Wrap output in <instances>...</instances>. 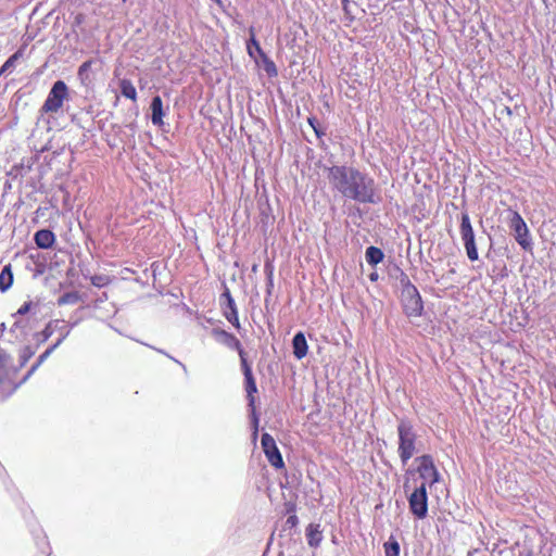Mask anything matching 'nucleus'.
Listing matches in <instances>:
<instances>
[{
  "label": "nucleus",
  "instance_id": "4",
  "mask_svg": "<svg viewBox=\"0 0 556 556\" xmlns=\"http://www.w3.org/2000/svg\"><path fill=\"white\" fill-rule=\"evenodd\" d=\"M68 98V87L63 80H56L50 89L40 112L42 114L58 113Z\"/></svg>",
  "mask_w": 556,
  "mask_h": 556
},
{
  "label": "nucleus",
  "instance_id": "15",
  "mask_svg": "<svg viewBox=\"0 0 556 556\" xmlns=\"http://www.w3.org/2000/svg\"><path fill=\"white\" fill-rule=\"evenodd\" d=\"M293 355L296 359H302L307 355L308 345L303 332H298L292 339Z\"/></svg>",
  "mask_w": 556,
  "mask_h": 556
},
{
  "label": "nucleus",
  "instance_id": "30",
  "mask_svg": "<svg viewBox=\"0 0 556 556\" xmlns=\"http://www.w3.org/2000/svg\"><path fill=\"white\" fill-rule=\"evenodd\" d=\"M266 456L271 466L278 469L283 468L282 454H266Z\"/></svg>",
  "mask_w": 556,
  "mask_h": 556
},
{
  "label": "nucleus",
  "instance_id": "5",
  "mask_svg": "<svg viewBox=\"0 0 556 556\" xmlns=\"http://www.w3.org/2000/svg\"><path fill=\"white\" fill-rule=\"evenodd\" d=\"M459 232L468 258L475 262L479 258V253L476 244L475 231L470 222V217L467 212L462 214Z\"/></svg>",
  "mask_w": 556,
  "mask_h": 556
},
{
  "label": "nucleus",
  "instance_id": "37",
  "mask_svg": "<svg viewBox=\"0 0 556 556\" xmlns=\"http://www.w3.org/2000/svg\"><path fill=\"white\" fill-rule=\"evenodd\" d=\"M369 279H370L371 281H376V280L378 279V274H377V273H372V274H370V275H369Z\"/></svg>",
  "mask_w": 556,
  "mask_h": 556
},
{
  "label": "nucleus",
  "instance_id": "39",
  "mask_svg": "<svg viewBox=\"0 0 556 556\" xmlns=\"http://www.w3.org/2000/svg\"><path fill=\"white\" fill-rule=\"evenodd\" d=\"M213 2L217 3V4H222V0H212Z\"/></svg>",
  "mask_w": 556,
  "mask_h": 556
},
{
  "label": "nucleus",
  "instance_id": "32",
  "mask_svg": "<svg viewBox=\"0 0 556 556\" xmlns=\"http://www.w3.org/2000/svg\"><path fill=\"white\" fill-rule=\"evenodd\" d=\"M307 122L314 129L317 137H321L323 135H325V132L320 129V124L316 117H308Z\"/></svg>",
  "mask_w": 556,
  "mask_h": 556
},
{
  "label": "nucleus",
  "instance_id": "10",
  "mask_svg": "<svg viewBox=\"0 0 556 556\" xmlns=\"http://www.w3.org/2000/svg\"><path fill=\"white\" fill-rule=\"evenodd\" d=\"M213 334L216 338V340H218L223 344L227 345L230 349L238 351V354L240 356V362H242L243 358H247V353L243 350L241 342L235 334H232L224 329H214Z\"/></svg>",
  "mask_w": 556,
  "mask_h": 556
},
{
  "label": "nucleus",
  "instance_id": "25",
  "mask_svg": "<svg viewBox=\"0 0 556 556\" xmlns=\"http://www.w3.org/2000/svg\"><path fill=\"white\" fill-rule=\"evenodd\" d=\"M113 281V278L110 277L109 275H104V274H100V275H93L91 278H90V282L92 286L97 287V288H103V287H106L109 286L110 283H112Z\"/></svg>",
  "mask_w": 556,
  "mask_h": 556
},
{
  "label": "nucleus",
  "instance_id": "28",
  "mask_svg": "<svg viewBox=\"0 0 556 556\" xmlns=\"http://www.w3.org/2000/svg\"><path fill=\"white\" fill-rule=\"evenodd\" d=\"M79 294L77 292H66L61 295L58 300L60 306L67 304H76L79 301Z\"/></svg>",
  "mask_w": 556,
  "mask_h": 556
},
{
  "label": "nucleus",
  "instance_id": "22",
  "mask_svg": "<svg viewBox=\"0 0 556 556\" xmlns=\"http://www.w3.org/2000/svg\"><path fill=\"white\" fill-rule=\"evenodd\" d=\"M25 49H26V45H23L22 47H20L17 49L16 52H14L4 63L3 65L1 66L0 68V76H2L3 74H5L8 71H10L12 67H14L15 65V62L17 60H20L21 58L24 56V53H25Z\"/></svg>",
  "mask_w": 556,
  "mask_h": 556
},
{
  "label": "nucleus",
  "instance_id": "21",
  "mask_svg": "<svg viewBox=\"0 0 556 556\" xmlns=\"http://www.w3.org/2000/svg\"><path fill=\"white\" fill-rule=\"evenodd\" d=\"M365 257L369 265L376 266L383 261L384 254L381 249L371 245L366 249Z\"/></svg>",
  "mask_w": 556,
  "mask_h": 556
},
{
  "label": "nucleus",
  "instance_id": "1",
  "mask_svg": "<svg viewBox=\"0 0 556 556\" xmlns=\"http://www.w3.org/2000/svg\"><path fill=\"white\" fill-rule=\"evenodd\" d=\"M330 185L342 195L361 203H376L375 180L352 166L328 168Z\"/></svg>",
  "mask_w": 556,
  "mask_h": 556
},
{
  "label": "nucleus",
  "instance_id": "35",
  "mask_svg": "<svg viewBox=\"0 0 556 556\" xmlns=\"http://www.w3.org/2000/svg\"><path fill=\"white\" fill-rule=\"evenodd\" d=\"M53 334V328L51 323H49L45 329L41 331L42 340H48Z\"/></svg>",
  "mask_w": 556,
  "mask_h": 556
},
{
  "label": "nucleus",
  "instance_id": "18",
  "mask_svg": "<svg viewBox=\"0 0 556 556\" xmlns=\"http://www.w3.org/2000/svg\"><path fill=\"white\" fill-rule=\"evenodd\" d=\"M306 538L309 546H319L323 540V531L320 530V525L309 523L306 528Z\"/></svg>",
  "mask_w": 556,
  "mask_h": 556
},
{
  "label": "nucleus",
  "instance_id": "17",
  "mask_svg": "<svg viewBox=\"0 0 556 556\" xmlns=\"http://www.w3.org/2000/svg\"><path fill=\"white\" fill-rule=\"evenodd\" d=\"M421 476L424 478H430L431 483H434L439 480V473L433 465V462L429 455L422 456L421 462Z\"/></svg>",
  "mask_w": 556,
  "mask_h": 556
},
{
  "label": "nucleus",
  "instance_id": "19",
  "mask_svg": "<svg viewBox=\"0 0 556 556\" xmlns=\"http://www.w3.org/2000/svg\"><path fill=\"white\" fill-rule=\"evenodd\" d=\"M14 277L11 264L5 265L0 273V291L7 292L13 285Z\"/></svg>",
  "mask_w": 556,
  "mask_h": 556
},
{
  "label": "nucleus",
  "instance_id": "6",
  "mask_svg": "<svg viewBox=\"0 0 556 556\" xmlns=\"http://www.w3.org/2000/svg\"><path fill=\"white\" fill-rule=\"evenodd\" d=\"M509 228L514 231L515 239L519 245L523 250H530L531 241L529 238V229L526 222L517 211L511 212Z\"/></svg>",
  "mask_w": 556,
  "mask_h": 556
},
{
  "label": "nucleus",
  "instance_id": "12",
  "mask_svg": "<svg viewBox=\"0 0 556 556\" xmlns=\"http://www.w3.org/2000/svg\"><path fill=\"white\" fill-rule=\"evenodd\" d=\"M34 241L39 249H50L55 242V235L49 229H40L35 232Z\"/></svg>",
  "mask_w": 556,
  "mask_h": 556
},
{
  "label": "nucleus",
  "instance_id": "11",
  "mask_svg": "<svg viewBox=\"0 0 556 556\" xmlns=\"http://www.w3.org/2000/svg\"><path fill=\"white\" fill-rule=\"evenodd\" d=\"M222 298L226 300V309L224 311L225 318L236 329H240L237 305L228 288L225 289L224 293L222 294Z\"/></svg>",
  "mask_w": 556,
  "mask_h": 556
},
{
  "label": "nucleus",
  "instance_id": "3",
  "mask_svg": "<svg viewBox=\"0 0 556 556\" xmlns=\"http://www.w3.org/2000/svg\"><path fill=\"white\" fill-rule=\"evenodd\" d=\"M401 301L407 316H420L424 311V303L420 293L415 285L408 279L403 282Z\"/></svg>",
  "mask_w": 556,
  "mask_h": 556
},
{
  "label": "nucleus",
  "instance_id": "9",
  "mask_svg": "<svg viewBox=\"0 0 556 556\" xmlns=\"http://www.w3.org/2000/svg\"><path fill=\"white\" fill-rule=\"evenodd\" d=\"M241 364V369L244 376V388L247 392V397L249 400V405L254 407L255 403V393H257V387L255 379L253 377L252 368L248 363L247 358H243Z\"/></svg>",
  "mask_w": 556,
  "mask_h": 556
},
{
  "label": "nucleus",
  "instance_id": "7",
  "mask_svg": "<svg viewBox=\"0 0 556 556\" xmlns=\"http://www.w3.org/2000/svg\"><path fill=\"white\" fill-rule=\"evenodd\" d=\"M409 509L418 519L426 518L428 514V497L426 484L421 485L410 494L408 498Z\"/></svg>",
  "mask_w": 556,
  "mask_h": 556
},
{
  "label": "nucleus",
  "instance_id": "8",
  "mask_svg": "<svg viewBox=\"0 0 556 556\" xmlns=\"http://www.w3.org/2000/svg\"><path fill=\"white\" fill-rule=\"evenodd\" d=\"M399 438H400V452H413L415 450V440L416 435L413 431V427L406 422L401 421L399 427Z\"/></svg>",
  "mask_w": 556,
  "mask_h": 556
},
{
  "label": "nucleus",
  "instance_id": "38",
  "mask_svg": "<svg viewBox=\"0 0 556 556\" xmlns=\"http://www.w3.org/2000/svg\"><path fill=\"white\" fill-rule=\"evenodd\" d=\"M342 4H343V8H346L348 3H349V0H341Z\"/></svg>",
  "mask_w": 556,
  "mask_h": 556
},
{
  "label": "nucleus",
  "instance_id": "36",
  "mask_svg": "<svg viewBox=\"0 0 556 556\" xmlns=\"http://www.w3.org/2000/svg\"><path fill=\"white\" fill-rule=\"evenodd\" d=\"M401 456H402V460L406 462L407 459H409L413 456V454H401Z\"/></svg>",
  "mask_w": 556,
  "mask_h": 556
},
{
  "label": "nucleus",
  "instance_id": "23",
  "mask_svg": "<svg viewBox=\"0 0 556 556\" xmlns=\"http://www.w3.org/2000/svg\"><path fill=\"white\" fill-rule=\"evenodd\" d=\"M249 33H250V39L247 43V51H248V54L253 58L254 56V51L257 52V54L260 55V58L262 56V53H265L263 51V49L261 48L260 46V42L256 40L255 38V29L254 27H250L249 28Z\"/></svg>",
  "mask_w": 556,
  "mask_h": 556
},
{
  "label": "nucleus",
  "instance_id": "26",
  "mask_svg": "<svg viewBox=\"0 0 556 556\" xmlns=\"http://www.w3.org/2000/svg\"><path fill=\"white\" fill-rule=\"evenodd\" d=\"M261 443L263 452H279L274 438L268 433L262 435Z\"/></svg>",
  "mask_w": 556,
  "mask_h": 556
},
{
  "label": "nucleus",
  "instance_id": "14",
  "mask_svg": "<svg viewBox=\"0 0 556 556\" xmlns=\"http://www.w3.org/2000/svg\"><path fill=\"white\" fill-rule=\"evenodd\" d=\"M64 337L60 338L52 346L47 349L42 354L39 355L36 363L28 369L22 378H25V382L35 374V371L43 364V362L51 355V353L63 342Z\"/></svg>",
  "mask_w": 556,
  "mask_h": 556
},
{
  "label": "nucleus",
  "instance_id": "13",
  "mask_svg": "<svg viewBox=\"0 0 556 556\" xmlns=\"http://www.w3.org/2000/svg\"><path fill=\"white\" fill-rule=\"evenodd\" d=\"M93 63V60H87L78 67L77 77L80 85L84 87H90L93 84L94 77L91 74V66Z\"/></svg>",
  "mask_w": 556,
  "mask_h": 556
},
{
  "label": "nucleus",
  "instance_id": "34",
  "mask_svg": "<svg viewBox=\"0 0 556 556\" xmlns=\"http://www.w3.org/2000/svg\"><path fill=\"white\" fill-rule=\"evenodd\" d=\"M86 22V15L84 13H77L74 16L73 26L79 27Z\"/></svg>",
  "mask_w": 556,
  "mask_h": 556
},
{
  "label": "nucleus",
  "instance_id": "24",
  "mask_svg": "<svg viewBox=\"0 0 556 556\" xmlns=\"http://www.w3.org/2000/svg\"><path fill=\"white\" fill-rule=\"evenodd\" d=\"M384 553L386 556H400V544L393 536L384 543Z\"/></svg>",
  "mask_w": 556,
  "mask_h": 556
},
{
  "label": "nucleus",
  "instance_id": "33",
  "mask_svg": "<svg viewBox=\"0 0 556 556\" xmlns=\"http://www.w3.org/2000/svg\"><path fill=\"white\" fill-rule=\"evenodd\" d=\"M298 523H299L298 517L295 515H291L287 518L285 528L292 529V528H295L298 526Z\"/></svg>",
  "mask_w": 556,
  "mask_h": 556
},
{
  "label": "nucleus",
  "instance_id": "2",
  "mask_svg": "<svg viewBox=\"0 0 556 556\" xmlns=\"http://www.w3.org/2000/svg\"><path fill=\"white\" fill-rule=\"evenodd\" d=\"M24 383L25 378L20 375V367L11 364V356L0 350V390L10 396Z\"/></svg>",
  "mask_w": 556,
  "mask_h": 556
},
{
  "label": "nucleus",
  "instance_id": "31",
  "mask_svg": "<svg viewBox=\"0 0 556 556\" xmlns=\"http://www.w3.org/2000/svg\"><path fill=\"white\" fill-rule=\"evenodd\" d=\"M34 306V303L31 301L25 302L12 316L13 318H16L17 316L26 315L31 307Z\"/></svg>",
  "mask_w": 556,
  "mask_h": 556
},
{
  "label": "nucleus",
  "instance_id": "16",
  "mask_svg": "<svg viewBox=\"0 0 556 556\" xmlns=\"http://www.w3.org/2000/svg\"><path fill=\"white\" fill-rule=\"evenodd\" d=\"M151 121L155 126H162L164 124L163 117V101L160 96H155L151 101Z\"/></svg>",
  "mask_w": 556,
  "mask_h": 556
},
{
  "label": "nucleus",
  "instance_id": "20",
  "mask_svg": "<svg viewBox=\"0 0 556 556\" xmlns=\"http://www.w3.org/2000/svg\"><path fill=\"white\" fill-rule=\"evenodd\" d=\"M118 86L123 97L131 100L132 102L137 101V90L131 80L123 78L119 80Z\"/></svg>",
  "mask_w": 556,
  "mask_h": 556
},
{
  "label": "nucleus",
  "instance_id": "29",
  "mask_svg": "<svg viewBox=\"0 0 556 556\" xmlns=\"http://www.w3.org/2000/svg\"><path fill=\"white\" fill-rule=\"evenodd\" d=\"M35 352L26 346L20 354V364L15 365V367H20V371L22 368L27 364V362L34 356Z\"/></svg>",
  "mask_w": 556,
  "mask_h": 556
},
{
  "label": "nucleus",
  "instance_id": "27",
  "mask_svg": "<svg viewBox=\"0 0 556 556\" xmlns=\"http://www.w3.org/2000/svg\"><path fill=\"white\" fill-rule=\"evenodd\" d=\"M262 61H263V64H264V70L265 72L267 73V75L269 77H276L277 74H278V71H277V67H276V64L273 60H270L266 53H262V56H261Z\"/></svg>",
  "mask_w": 556,
  "mask_h": 556
}]
</instances>
